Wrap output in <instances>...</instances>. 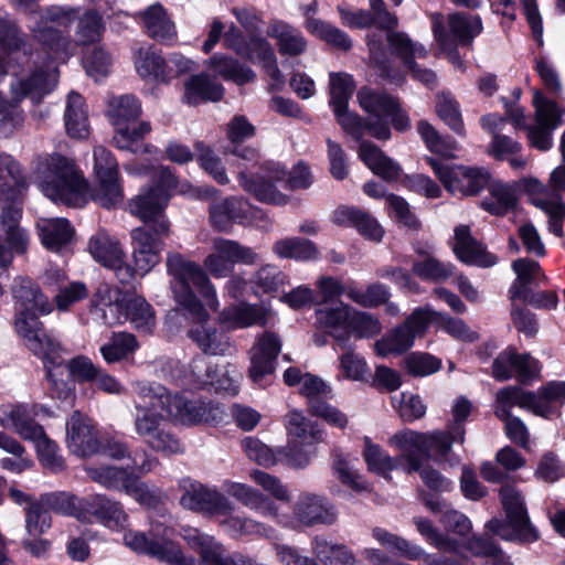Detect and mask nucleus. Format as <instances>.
Masks as SVG:
<instances>
[{
    "label": "nucleus",
    "mask_w": 565,
    "mask_h": 565,
    "mask_svg": "<svg viewBox=\"0 0 565 565\" xmlns=\"http://www.w3.org/2000/svg\"><path fill=\"white\" fill-rule=\"evenodd\" d=\"M167 273L171 277L170 289L175 302L181 306L193 321L188 330V337L209 355H226L232 349L230 337L223 330L206 322L210 315L202 301L192 290L196 288L206 306L217 311L220 302L216 289L207 273L195 262L180 253L170 252L166 259Z\"/></svg>",
    "instance_id": "nucleus-1"
},
{
    "label": "nucleus",
    "mask_w": 565,
    "mask_h": 565,
    "mask_svg": "<svg viewBox=\"0 0 565 565\" xmlns=\"http://www.w3.org/2000/svg\"><path fill=\"white\" fill-rule=\"evenodd\" d=\"M239 186L256 200L276 205H285L289 198L282 190L307 189L312 183V177L307 166L299 163L290 172L278 163L268 161L262 164L256 177L242 169L237 173Z\"/></svg>",
    "instance_id": "nucleus-2"
},
{
    "label": "nucleus",
    "mask_w": 565,
    "mask_h": 565,
    "mask_svg": "<svg viewBox=\"0 0 565 565\" xmlns=\"http://www.w3.org/2000/svg\"><path fill=\"white\" fill-rule=\"evenodd\" d=\"M12 294L17 305L15 330L23 338L26 348L34 355L49 358L43 351V345H50L54 340L38 320L40 315H47L53 310V305L43 295L40 287L31 279L18 277L12 286Z\"/></svg>",
    "instance_id": "nucleus-3"
},
{
    "label": "nucleus",
    "mask_w": 565,
    "mask_h": 565,
    "mask_svg": "<svg viewBox=\"0 0 565 565\" xmlns=\"http://www.w3.org/2000/svg\"><path fill=\"white\" fill-rule=\"evenodd\" d=\"M39 188L45 196L68 206L86 203L87 182L75 162L60 153L46 156L39 167Z\"/></svg>",
    "instance_id": "nucleus-4"
},
{
    "label": "nucleus",
    "mask_w": 565,
    "mask_h": 565,
    "mask_svg": "<svg viewBox=\"0 0 565 565\" xmlns=\"http://www.w3.org/2000/svg\"><path fill=\"white\" fill-rule=\"evenodd\" d=\"M135 392L139 397L157 398L166 417L184 425L215 422L222 415L218 407L202 399H186L182 395L171 394L160 384L137 382Z\"/></svg>",
    "instance_id": "nucleus-5"
},
{
    "label": "nucleus",
    "mask_w": 565,
    "mask_h": 565,
    "mask_svg": "<svg viewBox=\"0 0 565 565\" xmlns=\"http://www.w3.org/2000/svg\"><path fill=\"white\" fill-rule=\"evenodd\" d=\"M134 404V430L152 450L173 455L182 451L179 439L166 427L164 417L156 413L157 398L139 397Z\"/></svg>",
    "instance_id": "nucleus-6"
},
{
    "label": "nucleus",
    "mask_w": 565,
    "mask_h": 565,
    "mask_svg": "<svg viewBox=\"0 0 565 565\" xmlns=\"http://www.w3.org/2000/svg\"><path fill=\"white\" fill-rule=\"evenodd\" d=\"M500 497L507 514V522L492 519L487 523L488 530L507 541H536L537 531L530 523L520 491L511 484H505L500 489Z\"/></svg>",
    "instance_id": "nucleus-7"
},
{
    "label": "nucleus",
    "mask_w": 565,
    "mask_h": 565,
    "mask_svg": "<svg viewBox=\"0 0 565 565\" xmlns=\"http://www.w3.org/2000/svg\"><path fill=\"white\" fill-rule=\"evenodd\" d=\"M169 234L168 220H160L158 225L143 224L130 231L132 278L135 275H147L160 263L163 241Z\"/></svg>",
    "instance_id": "nucleus-8"
},
{
    "label": "nucleus",
    "mask_w": 565,
    "mask_h": 565,
    "mask_svg": "<svg viewBox=\"0 0 565 565\" xmlns=\"http://www.w3.org/2000/svg\"><path fill=\"white\" fill-rule=\"evenodd\" d=\"M172 530L161 523H153L148 533L127 531L124 534V543L132 551L175 565H195L192 557H186L181 548L170 541Z\"/></svg>",
    "instance_id": "nucleus-9"
},
{
    "label": "nucleus",
    "mask_w": 565,
    "mask_h": 565,
    "mask_svg": "<svg viewBox=\"0 0 565 565\" xmlns=\"http://www.w3.org/2000/svg\"><path fill=\"white\" fill-rule=\"evenodd\" d=\"M426 161L446 190L452 194L478 195L491 179L489 171L484 168L449 166L431 157L426 158Z\"/></svg>",
    "instance_id": "nucleus-10"
},
{
    "label": "nucleus",
    "mask_w": 565,
    "mask_h": 565,
    "mask_svg": "<svg viewBox=\"0 0 565 565\" xmlns=\"http://www.w3.org/2000/svg\"><path fill=\"white\" fill-rule=\"evenodd\" d=\"M433 313L429 307L415 309L402 324L388 331L374 343L376 354L385 358L409 350L414 340L426 332Z\"/></svg>",
    "instance_id": "nucleus-11"
},
{
    "label": "nucleus",
    "mask_w": 565,
    "mask_h": 565,
    "mask_svg": "<svg viewBox=\"0 0 565 565\" xmlns=\"http://www.w3.org/2000/svg\"><path fill=\"white\" fill-rule=\"evenodd\" d=\"M58 75V70L52 62L34 65L30 71L11 79L10 95L21 102L29 98L33 104H40L57 86Z\"/></svg>",
    "instance_id": "nucleus-12"
},
{
    "label": "nucleus",
    "mask_w": 565,
    "mask_h": 565,
    "mask_svg": "<svg viewBox=\"0 0 565 565\" xmlns=\"http://www.w3.org/2000/svg\"><path fill=\"white\" fill-rule=\"evenodd\" d=\"M179 487L182 491L180 504L188 510L215 515L228 514L235 508V504L222 492L190 478H183Z\"/></svg>",
    "instance_id": "nucleus-13"
},
{
    "label": "nucleus",
    "mask_w": 565,
    "mask_h": 565,
    "mask_svg": "<svg viewBox=\"0 0 565 565\" xmlns=\"http://www.w3.org/2000/svg\"><path fill=\"white\" fill-rule=\"evenodd\" d=\"M94 170L98 186L93 192V199L107 209L119 204L122 190L118 180V164L110 151L102 146L94 149Z\"/></svg>",
    "instance_id": "nucleus-14"
},
{
    "label": "nucleus",
    "mask_w": 565,
    "mask_h": 565,
    "mask_svg": "<svg viewBox=\"0 0 565 565\" xmlns=\"http://www.w3.org/2000/svg\"><path fill=\"white\" fill-rule=\"evenodd\" d=\"M87 250L97 263L113 270L121 284L132 279V269L126 262V253L120 242L106 231L100 230L89 238Z\"/></svg>",
    "instance_id": "nucleus-15"
},
{
    "label": "nucleus",
    "mask_w": 565,
    "mask_h": 565,
    "mask_svg": "<svg viewBox=\"0 0 565 565\" xmlns=\"http://www.w3.org/2000/svg\"><path fill=\"white\" fill-rule=\"evenodd\" d=\"M22 209L13 203L1 207L0 212V267L9 266L13 254H24L29 246V235L20 226Z\"/></svg>",
    "instance_id": "nucleus-16"
},
{
    "label": "nucleus",
    "mask_w": 565,
    "mask_h": 565,
    "mask_svg": "<svg viewBox=\"0 0 565 565\" xmlns=\"http://www.w3.org/2000/svg\"><path fill=\"white\" fill-rule=\"evenodd\" d=\"M182 539L200 556L201 565H252L243 555L227 554L225 547L215 537L194 527H183Z\"/></svg>",
    "instance_id": "nucleus-17"
},
{
    "label": "nucleus",
    "mask_w": 565,
    "mask_h": 565,
    "mask_svg": "<svg viewBox=\"0 0 565 565\" xmlns=\"http://www.w3.org/2000/svg\"><path fill=\"white\" fill-rule=\"evenodd\" d=\"M386 40L392 53L398 56L412 76L425 85H431L436 75L431 70L423 68L415 62V58H424L428 52L424 45L414 42L406 33L397 32L394 29L386 30Z\"/></svg>",
    "instance_id": "nucleus-18"
},
{
    "label": "nucleus",
    "mask_w": 565,
    "mask_h": 565,
    "mask_svg": "<svg viewBox=\"0 0 565 565\" xmlns=\"http://www.w3.org/2000/svg\"><path fill=\"white\" fill-rule=\"evenodd\" d=\"M534 106L536 125L529 127L527 137L533 147L545 151L552 147V132L562 122V111L539 90L534 93Z\"/></svg>",
    "instance_id": "nucleus-19"
},
{
    "label": "nucleus",
    "mask_w": 565,
    "mask_h": 565,
    "mask_svg": "<svg viewBox=\"0 0 565 565\" xmlns=\"http://www.w3.org/2000/svg\"><path fill=\"white\" fill-rule=\"evenodd\" d=\"M337 519L338 512L334 505L315 493H300L292 505V520L297 526L332 525Z\"/></svg>",
    "instance_id": "nucleus-20"
},
{
    "label": "nucleus",
    "mask_w": 565,
    "mask_h": 565,
    "mask_svg": "<svg viewBox=\"0 0 565 565\" xmlns=\"http://www.w3.org/2000/svg\"><path fill=\"white\" fill-rule=\"evenodd\" d=\"M356 97L362 109L373 115L375 120L384 119L383 116H387L392 118V125L396 130L405 131L409 129L411 120L394 97L366 87L361 88Z\"/></svg>",
    "instance_id": "nucleus-21"
},
{
    "label": "nucleus",
    "mask_w": 565,
    "mask_h": 565,
    "mask_svg": "<svg viewBox=\"0 0 565 565\" xmlns=\"http://www.w3.org/2000/svg\"><path fill=\"white\" fill-rule=\"evenodd\" d=\"M125 299L118 289H113L107 285H100L89 306V316L93 322L111 327L124 321Z\"/></svg>",
    "instance_id": "nucleus-22"
},
{
    "label": "nucleus",
    "mask_w": 565,
    "mask_h": 565,
    "mask_svg": "<svg viewBox=\"0 0 565 565\" xmlns=\"http://www.w3.org/2000/svg\"><path fill=\"white\" fill-rule=\"evenodd\" d=\"M281 350L280 338L270 331L264 332L249 351V377L259 382L275 370V361Z\"/></svg>",
    "instance_id": "nucleus-23"
},
{
    "label": "nucleus",
    "mask_w": 565,
    "mask_h": 565,
    "mask_svg": "<svg viewBox=\"0 0 565 565\" xmlns=\"http://www.w3.org/2000/svg\"><path fill=\"white\" fill-rule=\"evenodd\" d=\"M66 439L68 449L79 457L92 456L99 448L92 420L78 411L66 422Z\"/></svg>",
    "instance_id": "nucleus-24"
},
{
    "label": "nucleus",
    "mask_w": 565,
    "mask_h": 565,
    "mask_svg": "<svg viewBox=\"0 0 565 565\" xmlns=\"http://www.w3.org/2000/svg\"><path fill=\"white\" fill-rule=\"evenodd\" d=\"M511 369L516 371L523 383L536 377L540 372L539 362L530 354H519L514 349L508 348L494 359L492 375L498 381H507L512 376Z\"/></svg>",
    "instance_id": "nucleus-25"
},
{
    "label": "nucleus",
    "mask_w": 565,
    "mask_h": 565,
    "mask_svg": "<svg viewBox=\"0 0 565 565\" xmlns=\"http://www.w3.org/2000/svg\"><path fill=\"white\" fill-rule=\"evenodd\" d=\"M452 250L457 258L467 264L479 267H491L497 264L495 255L488 252L476 241L467 225H459L455 228V244Z\"/></svg>",
    "instance_id": "nucleus-26"
},
{
    "label": "nucleus",
    "mask_w": 565,
    "mask_h": 565,
    "mask_svg": "<svg viewBox=\"0 0 565 565\" xmlns=\"http://www.w3.org/2000/svg\"><path fill=\"white\" fill-rule=\"evenodd\" d=\"M352 308L339 301L334 306H323L317 309V323L324 329L341 349L350 343V332L347 331Z\"/></svg>",
    "instance_id": "nucleus-27"
},
{
    "label": "nucleus",
    "mask_w": 565,
    "mask_h": 565,
    "mask_svg": "<svg viewBox=\"0 0 565 565\" xmlns=\"http://www.w3.org/2000/svg\"><path fill=\"white\" fill-rule=\"evenodd\" d=\"M266 33L275 40L281 56L298 57L308 49V41L302 32L286 21L278 19L270 21Z\"/></svg>",
    "instance_id": "nucleus-28"
},
{
    "label": "nucleus",
    "mask_w": 565,
    "mask_h": 565,
    "mask_svg": "<svg viewBox=\"0 0 565 565\" xmlns=\"http://www.w3.org/2000/svg\"><path fill=\"white\" fill-rule=\"evenodd\" d=\"M333 111L342 129L355 139H360L365 130L379 140H387L391 137V129L385 119L375 120V117L371 115L369 120H363L359 115L350 111L348 106L340 110L333 109Z\"/></svg>",
    "instance_id": "nucleus-29"
},
{
    "label": "nucleus",
    "mask_w": 565,
    "mask_h": 565,
    "mask_svg": "<svg viewBox=\"0 0 565 565\" xmlns=\"http://www.w3.org/2000/svg\"><path fill=\"white\" fill-rule=\"evenodd\" d=\"M145 32L149 38L161 43H170L177 38L175 24L168 11L160 4L153 3L137 13Z\"/></svg>",
    "instance_id": "nucleus-30"
},
{
    "label": "nucleus",
    "mask_w": 565,
    "mask_h": 565,
    "mask_svg": "<svg viewBox=\"0 0 565 565\" xmlns=\"http://www.w3.org/2000/svg\"><path fill=\"white\" fill-rule=\"evenodd\" d=\"M271 311L265 305L239 303L225 308L218 317L228 329H244L252 326H265Z\"/></svg>",
    "instance_id": "nucleus-31"
},
{
    "label": "nucleus",
    "mask_w": 565,
    "mask_h": 565,
    "mask_svg": "<svg viewBox=\"0 0 565 565\" xmlns=\"http://www.w3.org/2000/svg\"><path fill=\"white\" fill-rule=\"evenodd\" d=\"M86 509L97 522L110 530H125L129 523V515L122 504L106 495L93 497Z\"/></svg>",
    "instance_id": "nucleus-32"
},
{
    "label": "nucleus",
    "mask_w": 565,
    "mask_h": 565,
    "mask_svg": "<svg viewBox=\"0 0 565 565\" xmlns=\"http://www.w3.org/2000/svg\"><path fill=\"white\" fill-rule=\"evenodd\" d=\"M332 221L341 226H352L367 239L380 242L384 235L383 227L369 213L353 206H340L332 215Z\"/></svg>",
    "instance_id": "nucleus-33"
},
{
    "label": "nucleus",
    "mask_w": 565,
    "mask_h": 565,
    "mask_svg": "<svg viewBox=\"0 0 565 565\" xmlns=\"http://www.w3.org/2000/svg\"><path fill=\"white\" fill-rule=\"evenodd\" d=\"M167 203L168 195L149 186L129 202V211L145 224L158 225L160 220H168L163 214Z\"/></svg>",
    "instance_id": "nucleus-34"
},
{
    "label": "nucleus",
    "mask_w": 565,
    "mask_h": 565,
    "mask_svg": "<svg viewBox=\"0 0 565 565\" xmlns=\"http://www.w3.org/2000/svg\"><path fill=\"white\" fill-rule=\"evenodd\" d=\"M36 230L44 247L52 252H60L75 235L74 227L64 217H40Z\"/></svg>",
    "instance_id": "nucleus-35"
},
{
    "label": "nucleus",
    "mask_w": 565,
    "mask_h": 565,
    "mask_svg": "<svg viewBox=\"0 0 565 565\" xmlns=\"http://www.w3.org/2000/svg\"><path fill=\"white\" fill-rule=\"evenodd\" d=\"M0 425L4 429L12 430L25 440L39 439L43 427L31 416L25 405H13L1 409Z\"/></svg>",
    "instance_id": "nucleus-36"
},
{
    "label": "nucleus",
    "mask_w": 565,
    "mask_h": 565,
    "mask_svg": "<svg viewBox=\"0 0 565 565\" xmlns=\"http://www.w3.org/2000/svg\"><path fill=\"white\" fill-rule=\"evenodd\" d=\"M43 351L51 355L49 358L36 355L42 360L44 364V369L46 371V379L50 384V391L53 397H56L61 401H66L73 396V388L64 382L62 379L57 377L55 373V369L60 367L64 363V354H66L65 349L56 340L50 341V345H43Z\"/></svg>",
    "instance_id": "nucleus-37"
},
{
    "label": "nucleus",
    "mask_w": 565,
    "mask_h": 565,
    "mask_svg": "<svg viewBox=\"0 0 565 565\" xmlns=\"http://www.w3.org/2000/svg\"><path fill=\"white\" fill-rule=\"evenodd\" d=\"M490 196L482 200L481 207L492 215L502 216L518 205V188L514 183L491 180L487 185Z\"/></svg>",
    "instance_id": "nucleus-38"
},
{
    "label": "nucleus",
    "mask_w": 565,
    "mask_h": 565,
    "mask_svg": "<svg viewBox=\"0 0 565 565\" xmlns=\"http://www.w3.org/2000/svg\"><path fill=\"white\" fill-rule=\"evenodd\" d=\"M224 491L243 505L257 511L264 516L276 518L278 508L258 490L239 482L225 481Z\"/></svg>",
    "instance_id": "nucleus-39"
},
{
    "label": "nucleus",
    "mask_w": 565,
    "mask_h": 565,
    "mask_svg": "<svg viewBox=\"0 0 565 565\" xmlns=\"http://www.w3.org/2000/svg\"><path fill=\"white\" fill-rule=\"evenodd\" d=\"M498 406L495 411L507 409L511 412V407L519 406L531 411L534 415L544 418L548 417L547 406L540 403L539 397L533 392L523 391L519 386H507L497 393Z\"/></svg>",
    "instance_id": "nucleus-40"
},
{
    "label": "nucleus",
    "mask_w": 565,
    "mask_h": 565,
    "mask_svg": "<svg viewBox=\"0 0 565 565\" xmlns=\"http://www.w3.org/2000/svg\"><path fill=\"white\" fill-rule=\"evenodd\" d=\"M24 178L20 166L8 154H0V198L4 200V205L21 203L18 198L24 186Z\"/></svg>",
    "instance_id": "nucleus-41"
},
{
    "label": "nucleus",
    "mask_w": 565,
    "mask_h": 565,
    "mask_svg": "<svg viewBox=\"0 0 565 565\" xmlns=\"http://www.w3.org/2000/svg\"><path fill=\"white\" fill-rule=\"evenodd\" d=\"M359 157L373 173L386 181L396 180L401 174L402 169L399 164L370 141L361 142Z\"/></svg>",
    "instance_id": "nucleus-42"
},
{
    "label": "nucleus",
    "mask_w": 565,
    "mask_h": 565,
    "mask_svg": "<svg viewBox=\"0 0 565 565\" xmlns=\"http://www.w3.org/2000/svg\"><path fill=\"white\" fill-rule=\"evenodd\" d=\"M311 551L318 565H363L354 554L342 544H334L323 537L312 540Z\"/></svg>",
    "instance_id": "nucleus-43"
},
{
    "label": "nucleus",
    "mask_w": 565,
    "mask_h": 565,
    "mask_svg": "<svg viewBox=\"0 0 565 565\" xmlns=\"http://www.w3.org/2000/svg\"><path fill=\"white\" fill-rule=\"evenodd\" d=\"M151 131L149 121L130 122L116 129L114 143L118 149L134 153H151L154 148L151 145L141 143Z\"/></svg>",
    "instance_id": "nucleus-44"
},
{
    "label": "nucleus",
    "mask_w": 565,
    "mask_h": 565,
    "mask_svg": "<svg viewBox=\"0 0 565 565\" xmlns=\"http://www.w3.org/2000/svg\"><path fill=\"white\" fill-rule=\"evenodd\" d=\"M64 122L72 138H86L89 132L88 113L84 98L71 92L66 97Z\"/></svg>",
    "instance_id": "nucleus-45"
},
{
    "label": "nucleus",
    "mask_w": 565,
    "mask_h": 565,
    "mask_svg": "<svg viewBox=\"0 0 565 565\" xmlns=\"http://www.w3.org/2000/svg\"><path fill=\"white\" fill-rule=\"evenodd\" d=\"M184 87V99L190 105H198L201 102H218L224 94L223 86L206 74L192 76Z\"/></svg>",
    "instance_id": "nucleus-46"
},
{
    "label": "nucleus",
    "mask_w": 565,
    "mask_h": 565,
    "mask_svg": "<svg viewBox=\"0 0 565 565\" xmlns=\"http://www.w3.org/2000/svg\"><path fill=\"white\" fill-rule=\"evenodd\" d=\"M205 65L212 70L216 75L227 81H233L238 85L253 82L255 73L247 66L242 65L237 60L217 53L211 56Z\"/></svg>",
    "instance_id": "nucleus-47"
},
{
    "label": "nucleus",
    "mask_w": 565,
    "mask_h": 565,
    "mask_svg": "<svg viewBox=\"0 0 565 565\" xmlns=\"http://www.w3.org/2000/svg\"><path fill=\"white\" fill-rule=\"evenodd\" d=\"M286 427L289 435L300 444L316 446L323 440V431L317 424L306 418L298 411H290L286 415Z\"/></svg>",
    "instance_id": "nucleus-48"
},
{
    "label": "nucleus",
    "mask_w": 565,
    "mask_h": 565,
    "mask_svg": "<svg viewBox=\"0 0 565 565\" xmlns=\"http://www.w3.org/2000/svg\"><path fill=\"white\" fill-rule=\"evenodd\" d=\"M141 111V104L134 95L114 96L108 102L107 115L116 129L136 121Z\"/></svg>",
    "instance_id": "nucleus-49"
},
{
    "label": "nucleus",
    "mask_w": 565,
    "mask_h": 565,
    "mask_svg": "<svg viewBox=\"0 0 565 565\" xmlns=\"http://www.w3.org/2000/svg\"><path fill=\"white\" fill-rule=\"evenodd\" d=\"M225 200L233 222L252 224L263 231L269 230L270 221L260 209L253 206L243 198L231 196Z\"/></svg>",
    "instance_id": "nucleus-50"
},
{
    "label": "nucleus",
    "mask_w": 565,
    "mask_h": 565,
    "mask_svg": "<svg viewBox=\"0 0 565 565\" xmlns=\"http://www.w3.org/2000/svg\"><path fill=\"white\" fill-rule=\"evenodd\" d=\"M273 253L279 258L312 260L319 255L317 246L301 237H287L273 244Z\"/></svg>",
    "instance_id": "nucleus-51"
},
{
    "label": "nucleus",
    "mask_w": 565,
    "mask_h": 565,
    "mask_svg": "<svg viewBox=\"0 0 565 565\" xmlns=\"http://www.w3.org/2000/svg\"><path fill=\"white\" fill-rule=\"evenodd\" d=\"M372 537L390 552L408 559H418L424 554V551L419 546L412 544L405 537L394 534L381 526H374L372 529Z\"/></svg>",
    "instance_id": "nucleus-52"
},
{
    "label": "nucleus",
    "mask_w": 565,
    "mask_h": 565,
    "mask_svg": "<svg viewBox=\"0 0 565 565\" xmlns=\"http://www.w3.org/2000/svg\"><path fill=\"white\" fill-rule=\"evenodd\" d=\"M363 458L369 471L385 479H391L390 472L401 465L399 457H391L379 445L373 444L369 437L364 438Z\"/></svg>",
    "instance_id": "nucleus-53"
},
{
    "label": "nucleus",
    "mask_w": 565,
    "mask_h": 565,
    "mask_svg": "<svg viewBox=\"0 0 565 565\" xmlns=\"http://www.w3.org/2000/svg\"><path fill=\"white\" fill-rule=\"evenodd\" d=\"M212 245L213 250L218 253L232 266L236 263L252 266L260 259L255 249L241 245L236 241L216 237L213 239Z\"/></svg>",
    "instance_id": "nucleus-54"
},
{
    "label": "nucleus",
    "mask_w": 565,
    "mask_h": 565,
    "mask_svg": "<svg viewBox=\"0 0 565 565\" xmlns=\"http://www.w3.org/2000/svg\"><path fill=\"white\" fill-rule=\"evenodd\" d=\"M124 320H129L139 332L150 333L156 326L152 307L141 297L125 301Z\"/></svg>",
    "instance_id": "nucleus-55"
},
{
    "label": "nucleus",
    "mask_w": 565,
    "mask_h": 565,
    "mask_svg": "<svg viewBox=\"0 0 565 565\" xmlns=\"http://www.w3.org/2000/svg\"><path fill=\"white\" fill-rule=\"evenodd\" d=\"M450 33L462 45H469L482 32V22L479 15L455 12L448 15Z\"/></svg>",
    "instance_id": "nucleus-56"
},
{
    "label": "nucleus",
    "mask_w": 565,
    "mask_h": 565,
    "mask_svg": "<svg viewBox=\"0 0 565 565\" xmlns=\"http://www.w3.org/2000/svg\"><path fill=\"white\" fill-rule=\"evenodd\" d=\"M305 28L312 35L339 50L348 51L352 46V41L347 33L315 17H308Z\"/></svg>",
    "instance_id": "nucleus-57"
},
{
    "label": "nucleus",
    "mask_w": 565,
    "mask_h": 565,
    "mask_svg": "<svg viewBox=\"0 0 565 565\" xmlns=\"http://www.w3.org/2000/svg\"><path fill=\"white\" fill-rule=\"evenodd\" d=\"M88 478L107 489L125 490L131 473L126 468L116 466H85Z\"/></svg>",
    "instance_id": "nucleus-58"
},
{
    "label": "nucleus",
    "mask_w": 565,
    "mask_h": 565,
    "mask_svg": "<svg viewBox=\"0 0 565 565\" xmlns=\"http://www.w3.org/2000/svg\"><path fill=\"white\" fill-rule=\"evenodd\" d=\"M135 66L142 78L164 81L168 76L163 57L152 46L137 51Z\"/></svg>",
    "instance_id": "nucleus-59"
},
{
    "label": "nucleus",
    "mask_w": 565,
    "mask_h": 565,
    "mask_svg": "<svg viewBox=\"0 0 565 565\" xmlns=\"http://www.w3.org/2000/svg\"><path fill=\"white\" fill-rule=\"evenodd\" d=\"M34 36L47 49L55 60L65 62L73 54V45L68 38L53 28L34 30Z\"/></svg>",
    "instance_id": "nucleus-60"
},
{
    "label": "nucleus",
    "mask_w": 565,
    "mask_h": 565,
    "mask_svg": "<svg viewBox=\"0 0 565 565\" xmlns=\"http://www.w3.org/2000/svg\"><path fill=\"white\" fill-rule=\"evenodd\" d=\"M347 331L350 332V338L353 335L358 339H370L381 333L382 323L370 312L352 309Z\"/></svg>",
    "instance_id": "nucleus-61"
},
{
    "label": "nucleus",
    "mask_w": 565,
    "mask_h": 565,
    "mask_svg": "<svg viewBox=\"0 0 565 565\" xmlns=\"http://www.w3.org/2000/svg\"><path fill=\"white\" fill-rule=\"evenodd\" d=\"M428 435L414 430H401L390 437L388 444L403 452L402 456L422 455L427 458Z\"/></svg>",
    "instance_id": "nucleus-62"
},
{
    "label": "nucleus",
    "mask_w": 565,
    "mask_h": 565,
    "mask_svg": "<svg viewBox=\"0 0 565 565\" xmlns=\"http://www.w3.org/2000/svg\"><path fill=\"white\" fill-rule=\"evenodd\" d=\"M217 372V365H212L206 358L198 355L184 367L183 379L186 385L204 388L211 384L213 374Z\"/></svg>",
    "instance_id": "nucleus-63"
},
{
    "label": "nucleus",
    "mask_w": 565,
    "mask_h": 565,
    "mask_svg": "<svg viewBox=\"0 0 565 565\" xmlns=\"http://www.w3.org/2000/svg\"><path fill=\"white\" fill-rule=\"evenodd\" d=\"M138 349V341L131 333H114L110 341L100 347V353L107 363H115L125 359Z\"/></svg>",
    "instance_id": "nucleus-64"
}]
</instances>
